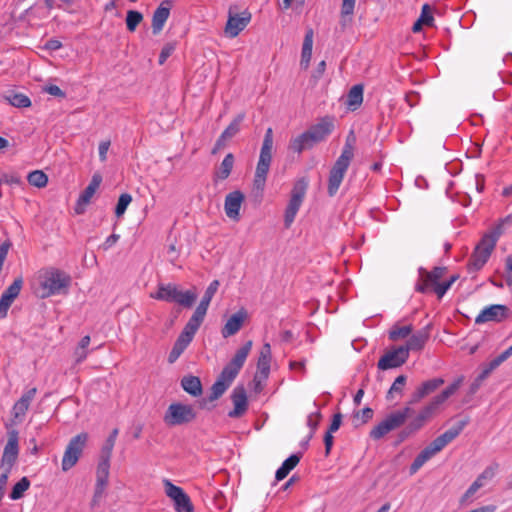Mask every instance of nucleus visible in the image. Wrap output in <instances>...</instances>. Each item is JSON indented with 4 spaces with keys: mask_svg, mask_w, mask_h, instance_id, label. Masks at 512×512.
<instances>
[{
    "mask_svg": "<svg viewBox=\"0 0 512 512\" xmlns=\"http://www.w3.org/2000/svg\"><path fill=\"white\" fill-rule=\"evenodd\" d=\"M464 377L457 378L452 384L446 387L440 394L434 396L417 415L398 433L399 442H403L422 429L452 395L461 387Z\"/></svg>",
    "mask_w": 512,
    "mask_h": 512,
    "instance_id": "1",
    "label": "nucleus"
},
{
    "mask_svg": "<svg viewBox=\"0 0 512 512\" xmlns=\"http://www.w3.org/2000/svg\"><path fill=\"white\" fill-rule=\"evenodd\" d=\"M510 224H512V214L501 219L494 228L482 236L467 263L469 273H476L484 267L494 251L504 227Z\"/></svg>",
    "mask_w": 512,
    "mask_h": 512,
    "instance_id": "2",
    "label": "nucleus"
},
{
    "mask_svg": "<svg viewBox=\"0 0 512 512\" xmlns=\"http://www.w3.org/2000/svg\"><path fill=\"white\" fill-rule=\"evenodd\" d=\"M447 273L445 267H434L431 271L420 267L418 269V279L415 284V291L419 293H434L441 299L450 289L453 283L459 278L457 274L449 279L443 280Z\"/></svg>",
    "mask_w": 512,
    "mask_h": 512,
    "instance_id": "3",
    "label": "nucleus"
},
{
    "mask_svg": "<svg viewBox=\"0 0 512 512\" xmlns=\"http://www.w3.org/2000/svg\"><path fill=\"white\" fill-rule=\"evenodd\" d=\"M156 300L176 303L184 308H190L197 299L195 289L182 291L176 284H159L157 291L150 294Z\"/></svg>",
    "mask_w": 512,
    "mask_h": 512,
    "instance_id": "4",
    "label": "nucleus"
},
{
    "mask_svg": "<svg viewBox=\"0 0 512 512\" xmlns=\"http://www.w3.org/2000/svg\"><path fill=\"white\" fill-rule=\"evenodd\" d=\"M42 298L66 292L71 284V277L59 269L45 270L40 276Z\"/></svg>",
    "mask_w": 512,
    "mask_h": 512,
    "instance_id": "5",
    "label": "nucleus"
},
{
    "mask_svg": "<svg viewBox=\"0 0 512 512\" xmlns=\"http://www.w3.org/2000/svg\"><path fill=\"white\" fill-rule=\"evenodd\" d=\"M413 413L410 406H405L402 409L395 410L389 413L383 420H381L370 431V437L373 440H380L390 432L399 429L407 421L408 417Z\"/></svg>",
    "mask_w": 512,
    "mask_h": 512,
    "instance_id": "6",
    "label": "nucleus"
},
{
    "mask_svg": "<svg viewBox=\"0 0 512 512\" xmlns=\"http://www.w3.org/2000/svg\"><path fill=\"white\" fill-rule=\"evenodd\" d=\"M272 149H273V131L272 128L266 130L263 144L260 151L259 161L257 163L254 186L257 190L262 191L264 189L267 174L269 172L270 164L272 161Z\"/></svg>",
    "mask_w": 512,
    "mask_h": 512,
    "instance_id": "7",
    "label": "nucleus"
},
{
    "mask_svg": "<svg viewBox=\"0 0 512 512\" xmlns=\"http://www.w3.org/2000/svg\"><path fill=\"white\" fill-rule=\"evenodd\" d=\"M353 156L354 148L352 144L347 141L342 149L341 155L330 171L328 181V194L330 196H334L337 193Z\"/></svg>",
    "mask_w": 512,
    "mask_h": 512,
    "instance_id": "8",
    "label": "nucleus"
},
{
    "mask_svg": "<svg viewBox=\"0 0 512 512\" xmlns=\"http://www.w3.org/2000/svg\"><path fill=\"white\" fill-rule=\"evenodd\" d=\"M196 416V410L192 405L176 402L168 406L163 421L168 426H179L194 421Z\"/></svg>",
    "mask_w": 512,
    "mask_h": 512,
    "instance_id": "9",
    "label": "nucleus"
},
{
    "mask_svg": "<svg viewBox=\"0 0 512 512\" xmlns=\"http://www.w3.org/2000/svg\"><path fill=\"white\" fill-rule=\"evenodd\" d=\"M201 322L193 319L190 317L186 325L184 326L182 332L176 339L172 350L169 353L168 356V362L174 363L181 354L185 351V349L189 346V344L192 342L196 332L198 331L199 327L201 326Z\"/></svg>",
    "mask_w": 512,
    "mask_h": 512,
    "instance_id": "10",
    "label": "nucleus"
},
{
    "mask_svg": "<svg viewBox=\"0 0 512 512\" xmlns=\"http://www.w3.org/2000/svg\"><path fill=\"white\" fill-rule=\"evenodd\" d=\"M307 182L304 179L298 180L291 191V197L285 210L284 223L289 228L293 223L306 194Z\"/></svg>",
    "mask_w": 512,
    "mask_h": 512,
    "instance_id": "11",
    "label": "nucleus"
},
{
    "mask_svg": "<svg viewBox=\"0 0 512 512\" xmlns=\"http://www.w3.org/2000/svg\"><path fill=\"white\" fill-rule=\"evenodd\" d=\"M87 433H80L68 443L62 459V470L68 471L78 462L87 442Z\"/></svg>",
    "mask_w": 512,
    "mask_h": 512,
    "instance_id": "12",
    "label": "nucleus"
},
{
    "mask_svg": "<svg viewBox=\"0 0 512 512\" xmlns=\"http://www.w3.org/2000/svg\"><path fill=\"white\" fill-rule=\"evenodd\" d=\"M163 485L165 494L174 502V507L177 512H194L190 497L181 487L174 485L168 479L163 480Z\"/></svg>",
    "mask_w": 512,
    "mask_h": 512,
    "instance_id": "13",
    "label": "nucleus"
},
{
    "mask_svg": "<svg viewBox=\"0 0 512 512\" xmlns=\"http://www.w3.org/2000/svg\"><path fill=\"white\" fill-rule=\"evenodd\" d=\"M409 355L406 348L393 346L387 350L379 359L377 367L380 370H388L402 366L408 360Z\"/></svg>",
    "mask_w": 512,
    "mask_h": 512,
    "instance_id": "14",
    "label": "nucleus"
},
{
    "mask_svg": "<svg viewBox=\"0 0 512 512\" xmlns=\"http://www.w3.org/2000/svg\"><path fill=\"white\" fill-rule=\"evenodd\" d=\"M253 342L248 340L241 346L230 360V362L223 368L224 374L230 379H235L241 368L243 367L249 353L251 352Z\"/></svg>",
    "mask_w": 512,
    "mask_h": 512,
    "instance_id": "15",
    "label": "nucleus"
},
{
    "mask_svg": "<svg viewBox=\"0 0 512 512\" xmlns=\"http://www.w3.org/2000/svg\"><path fill=\"white\" fill-rule=\"evenodd\" d=\"M244 200H245V196L239 190H235L226 195L225 201H224V211H225L226 216L230 220H232L234 222H238L240 220V217H241L240 210H241Z\"/></svg>",
    "mask_w": 512,
    "mask_h": 512,
    "instance_id": "16",
    "label": "nucleus"
},
{
    "mask_svg": "<svg viewBox=\"0 0 512 512\" xmlns=\"http://www.w3.org/2000/svg\"><path fill=\"white\" fill-rule=\"evenodd\" d=\"M251 20L249 12H242L239 14H232L229 12V17L225 26V34L230 38H235L243 31Z\"/></svg>",
    "mask_w": 512,
    "mask_h": 512,
    "instance_id": "17",
    "label": "nucleus"
},
{
    "mask_svg": "<svg viewBox=\"0 0 512 512\" xmlns=\"http://www.w3.org/2000/svg\"><path fill=\"white\" fill-rule=\"evenodd\" d=\"M18 439V432L16 430L8 433V440L1 459V467L12 468L16 462L19 453Z\"/></svg>",
    "mask_w": 512,
    "mask_h": 512,
    "instance_id": "18",
    "label": "nucleus"
},
{
    "mask_svg": "<svg viewBox=\"0 0 512 512\" xmlns=\"http://www.w3.org/2000/svg\"><path fill=\"white\" fill-rule=\"evenodd\" d=\"M508 315V308L505 305L495 304L485 307L476 317V324L487 322H501Z\"/></svg>",
    "mask_w": 512,
    "mask_h": 512,
    "instance_id": "19",
    "label": "nucleus"
},
{
    "mask_svg": "<svg viewBox=\"0 0 512 512\" xmlns=\"http://www.w3.org/2000/svg\"><path fill=\"white\" fill-rule=\"evenodd\" d=\"M36 394L37 388H30L22 394L18 401L15 402L12 407V416L15 422L20 423L23 421Z\"/></svg>",
    "mask_w": 512,
    "mask_h": 512,
    "instance_id": "20",
    "label": "nucleus"
},
{
    "mask_svg": "<svg viewBox=\"0 0 512 512\" xmlns=\"http://www.w3.org/2000/svg\"><path fill=\"white\" fill-rule=\"evenodd\" d=\"M231 400L234 408L229 411L228 416L230 418L242 417L248 410V399L245 388L243 386L235 387L231 394Z\"/></svg>",
    "mask_w": 512,
    "mask_h": 512,
    "instance_id": "21",
    "label": "nucleus"
},
{
    "mask_svg": "<svg viewBox=\"0 0 512 512\" xmlns=\"http://www.w3.org/2000/svg\"><path fill=\"white\" fill-rule=\"evenodd\" d=\"M219 281L213 280L209 286L207 287L199 305L196 307L193 315L191 318L203 323L208 307L210 305L211 300L213 299L214 295L216 294L218 288H219Z\"/></svg>",
    "mask_w": 512,
    "mask_h": 512,
    "instance_id": "22",
    "label": "nucleus"
},
{
    "mask_svg": "<svg viewBox=\"0 0 512 512\" xmlns=\"http://www.w3.org/2000/svg\"><path fill=\"white\" fill-rule=\"evenodd\" d=\"M248 318L246 309L241 308L236 313L231 315L221 329L223 338H228L240 331Z\"/></svg>",
    "mask_w": 512,
    "mask_h": 512,
    "instance_id": "23",
    "label": "nucleus"
},
{
    "mask_svg": "<svg viewBox=\"0 0 512 512\" xmlns=\"http://www.w3.org/2000/svg\"><path fill=\"white\" fill-rule=\"evenodd\" d=\"M110 459L101 458L96 471L94 500L101 498L108 484Z\"/></svg>",
    "mask_w": 512,
    "mask_h": 512,
    "instance_id": "24",
    "label": "nucleus"
},
{
    "mask_svg": "<svg viewBox=\"0 0 512 512\" xmlns=\"http://www.w3.org/2000/svg\"><path fill=\"white\" fill-rule=\"evenodd\" d=\"M101 181L102 177L99 174L93 175L89 185L84 189L78 198L77 205L75 207V212L77 214H82L84 212L86 205L90 203L92 197L99 188Z\"/></svg>",
    "mask_w": 512,
    "mask_h": 512,
    "instance_id": "25",
    "label": "nucleus"
},
{
    "mask_svg": "<svg viewBox=\"0 0 512 512\" xmlns=\"http://www.w3.org/2000/svg\"><path fill=\"white\" fill-rule=\"evenodd\" d=\"M445 383L443 378H432L422 382L413 392L410 403H417L424 397L435 392Z\"/></svg>",
    "mask_w": 512,
    "mask_h": 512,
    "instance_id": "26",
    "label": "nucleus"
},
{
    "mask_svg": "<svg viewBox=\"0 0 512 512\" xmlns=\"http://www.w3.org/2000/svg\"><path fill=\"white\" fill-rule=\"evenodd\" d=\"M334 123L331 118L325 117L317 124L310 127L307 131L311 135L315 143L323 141L328 135L332 133Z\"/></svg>",
    "mask_w": 512,
    "mask_h": 512,
    "instance_id": "27",
    "label": "nucleus"
},
{
    "mask_svg": "<svg viewBox=\"0 0 512 512\" xmlns=\"http://www.w3.org/2000/svg\"><path fill=\"white\" fill-rule=\"evenodd\" d=\"M272 360L271 346L269 343H264L257 361V372L261 375L262 379H267L270 373V365Z\"/></svg>",
    "mask_w": 512,
    "mask_h": 512,
    "instance_id": "28",
    "label": "nucleus"
},
{
    "mask_svg": "<svg viewBox=\"0 0 512 512\" xmlns=\"http://www.w3.org/2000/svg\"><path fill=\"white\" fill-rule=\"evenodd\" d=\"M466 424V421H461L434 439L432 442L436 449L438 448L439 451H441L446 445L452 442L462 432Z\"/></svg>",
    "mask_w": 512,
    "mask_h": 512,
    "instance_id": "29",
    "label": "nucleus"
},
{
    "mask_svg": "<svg viewBox=\"0 0 512 512\" xmlns=\"http://www.w3.org/2000/svg\"><path fill=\"white\" fill-rule=\"evenodd\" d=\"M169 4V1L163 2L155 10L152 18V30L154 34H158L163 29L164 24L170 15Z\"/></svg>",
    "mask_w": 512,
    "mask_h": 512,
    "instance_id": "30",
    "label": "nucleus"
},
{
    "mask_svg": "<svg viewBox=\"0 0 512 512\" xmlns=\"http://www.w3.org/2000/svg\"><path fill=\"white\" fill-rule=\"evenodd\" d=\"M428 339H429V331L426 328V329L417 331L416 333L412 334L409 337V339L407 340L406 344L402 345V347L406 348L408 353L410 351H420L424 348Z\"/></svg>",
    "mask_w": 512,
    "mask_h": 512,
    "instance_id": "31",
    "label": "nucleus"
},
{
    "mask_svg": "<svg viewBox=\"0 0 512 512\" xmlns=\"http://www.w3.org/2000/svg\"><path fill=\"white\" fill-rule=\"evenodd\" d=\"M438 452H440L439 449H436L434 443L431 442L414 459L413 463L410 466V474H415L429 459H431Z\"/></svg>",
    "mask_w": 512,
    "mask_h": 512,
    "instance_id": "32",
    "label": "nucleus"
},
{
    "mask_svg": "<svg viewBox=\"0 0 512 512\" xmlns=\"http://www.w3.org/2000/svg\"><path fill=\"white\" fill-rule=\"evenodd\" d=\"M356 0H342L339 23L342 29L352 24Z\"/></svg>",
    "mask_w": 512,
    "mask_h": 512,
    "instance_id": "33",
    "label": "nucleus"
},
{
    "mask_svg": "<svg viewBox=\"0 0 512 512\" xmlns=\"http://www.w3.org/2000/svg\"><path fill=\"white\" fill-rule=\"evenodd\" d=\"M315 144L311 135L308 131H305L301 135L293 138L289 143V148L293 152L301 153L305 149L311 148Z\"/></svg>",
    "mask_w": 512,
    "mask_h": 512,
    "instance_id": "34",
    "label": "nucleus"
},
{
    "mask_svg": "<svg viewBox=\"0 0 512 512\" xmlns=\"http://www.w3.org/2000/svg\"><path fill=\"white\" fill-rule=\"evenodd\" d=\"M313 30L308 29L306 31L303 46H302V53H301V66H303L305 69L308 68L311 57H312V48H313Z\"/></svg>",
    "mask_w": 512,
    "mask_h": 512,
    "instance_id": "35",
    "label": "nucleus"
},
{
    "mask_svg": "<svg viewBox=\"0 0 512 512\" xmlns=\"http://www.w3.org/2000/svg\"><path fill=\"white\" fill-rule=\"evenodd\" d=\"M233 380L234 379H230L227 375L224 374V371H222L216 382L212 385L210 396L211 400H216L221 397L231 385Z\"/></svg>",
    "mask_w": 512,
    "mask_h": 512,
    "instance_id": "36",
    "label": "nucleus"
},
{
    "mask_svg": "<svg viewBox=\"0 0 512 512\" xmlns=\"http://www.w3.org/2000/svg\"><path fill=\"white\" fill-rule=\"evenodd\" d=\"M301 455L299 454H293L290 457H288L282 465L277 469L275 478L277 481H281L290 473L291 470H293L297 464L300 462Z\"/></svg>",
    "mask_w": 512,
    "mask_h": 512,
    "instance_id": "37",
    "label": "nucleus"
},
{
    "mask_svg": "<svg viewBox=\"0 0 512 512\" xmlns=\"http://www.w3.org/2000/svg\"><path fill=\"white\" fill-rule=\"evenodd\" d=\"M182 388L190 395L197 397L202 394V384L196 376H185L181 380Z\"/></svg>",
    "mask_w": 512,
    "mask_h": 512,
    "instance_id": "38",
    "label": "nucleus"
},
{
    "mask_svg": "<svg viewBox=\"0 0 512 512\" xmlns=\"http://www.w3.org/2000/svg\"><path fill=\"white\" fill-rule=\"evenodd\" d=\"M407 383V376L399 375L392 383L390 389L387 392L386 398L391 401L395 398H401L403 395L404 388Z\"/></svg>",
    "mask_w": 512,
    "mask_h": 512,
    "instance_id": "39",
    "label": "nucleus"
},
{
    "mask_svg": "<svg viewBox=\"0 0 512 512\" xmlns=\"http://www.w3.org/2000/svg\"><path fill=\"white\" fill-rule=\"evenodd\" d=\"M363 101L362 85L353 86L347 95V105L351 110L357 109Z\"/></svg>",
    "mask_w": 512,
    "mask_h": 512,
    "instance_id": "40",
    "label": "nucleus"
},
{
    "mask_svg": "<svg viewBox=\"0 0 512 512\" xmlns=\"http://www.w3.org/2000/svg\"><path fill=\"white\" fill-rule=\"evenodd\" d=\"M90 341L91 338L88 335L82 337L81 340L79 341L73 353L76 364L83 362L87 358L89 353L88 347L90 345Z\"/></svg>",
    "mask_w": 512,
    "mask_h": 512,
    "instance_id": "41",
    "label": "nucleus"
},
{
    "mask_svg": "<svg viewBox=\"0 0 512 512\" xmlns=\"http://www.w3.org/2000/svg\"><path fill=\"white\" fill-rule=\"evenodd\" d=\"M234 166V156L232 153H228L223 159L216 176L221 180H225L229 177Z\"/></svg>",
    "mask_w": 512,
    "mask_h": 512,
    "instance_id": "42",
    "label": "nucleus"
},
{
    "mask_svg": "<svg viewBox=\"0 0 512 512\" xmlns=\"http://www.w3.org/2000/svg\"><path fill=\"white\" fill-rule=\"evenodd\" d=\"M30 487V480L27 477H22L12 488L10 498L12 500H18L23 497L24 493Z\"/></svg>",
    "mask_w": 512,
    "mask_h": 512,
    "instance_id": "43",
    "label": "nucleus"
},
{
    "mask_svg": "<svg viewBox=\"0 0 512 512\" xmlns=\"http://www.w3.org/2000/svg\"><path fill=\"white\" fill-rule=\"evenodd\" d=\"M27 181L32 186L43 188L48 183V177L43 171L35 170L28 174Z\"/></svg>",
    "mask_w": 512,
    "mask_h": 512,
    "instance_id": "44",
    "label": "nucleus"
},
{
    "mask_svg": "<svg viewBox=\"0 0 512 512\" xmlns=\"http://www.w3.org/2000/svg\"><path fill=\"white\" fill-rule=\"evenodd\" d=\"M412 333L411 325L398 326L395 325L389 331V339L392 341H397L400 339H405Z\"/></svg>",
    "mask_w": 512,
    "mask_h": 512,
    "instance_id": "45",
    "label": "nucleus"
},
{
    "mask_svg": "<svg viewBox=\"0 0 512 512\" xmlns=\"http://www.w3.org/2000/svg\"><path fill=\"white\" fill-rule=\"evenodd\" d=\"M119 430L117 428H114L108 438L106 439L102 450H101V458H111V454L116 442V438L118 436Z\"/></svg>",
    "mask_w": 512,
    "mask_h": 512,
    "instance_id": "46",
    "label": "nucleus"
},
{
    "mask_svg": "<svg viewBox=\"0 0 512 512\" xmlns=\"http://www.w3.org/2000/svg\"><path fill=\"white\" fill-rule=\"evenodd\" d=\"M244 119L243 114H239L236 116L233 121L229 124V126L222 132V138H226L227 140L234 137L240 130V125Z\"/></svg>",
    "mask_w": 512,
    "mask_h": 512,
    "instance_id": "47",
    "label": "nucleus"
},
{
    "mask_svg": "<svg viewBox=\"0 0 512 512\" xmlns=\"http://www.w3.org/2000/svg\"><path fill=\"white\" fill-rule=\"evenodd\" d=\"M142 20H143V15L140 12L135 11V10H129L127 12V16H126L127 29L130 32L135 31L137 26L141 23Z\"/></svg>",
    "mask_w": 512,
    "mask_h": 512,
    "instance_id": "48",
    "label": "nucleus"
},
{
    "mask_svg": "<svg viewBox=\"0 0 512 512\" xmlns=\"http://www.w3.org/2000/svg\"><path fill=\"white\" fill-rule=\"evenodd\" d=\"M9 103L18 108H27L31 106V100L28 96L22 94V93H16L13 94L8 98Z\"/></svg>",
    "mask_w": 512,
    "mask_h": 512,
    "instance_id": "49",
    "label": "nucleus"
},
{
    "mask_svg": "<svg viewBox=\"0 0 512 512\" xmlns=\"http://www.w3.org/2000/svg\"><path fill=\"white\" fill-rule=\"evenodd\" d=\"M132 202V196L128 193H123L120 195L116 208H115V214L117 217H121L129 204Z\"/></svg>",
    "mask_w": 512,
    "mask_h": 512,
    "instance_id": "50",
    "label": "nucleus"
},
{
    "mask_svg": "<svg viewBox=\"0 0 512 512\" xmlns=\"http://www.w3.org/2000/svg\"><path fill=\"white\" fill-rule=\"evenodd\" d=\"M14 301V297L6 294L5 292L2 293L0 297V319H4L7 316L8 310Z\"/></svg>",
    "mask_w": 512,
    "mask_h": 512,
    "instance_id": "51",
    "label": "nucleus"
},
{
    "mask_svg": "<svg viewBox=\"0 0 512 512\" xmlns=\"http://www.w3.org/2000/svg\"><path fill=\"white\" fill-rule=\"evenodd\" d=\"M418 20L425 26L431 27L434 24V17L428 4L422 6L421 14Z\"/></svg>",
    "mask_w": 512,
    "mask_h": 512,
    "instance_id": "52",
    "label": "nucleus"
},
{
    "mask_svg": "<svg viewBox=\"0 0 512 512\" xmlns=\"http://www.w3.org/2000/svg\"><path fill=\"white\" fill-rule=\"evenodd\" d=\"M23 287V279L21 277L16 278L11 285L4 291L6 294L14 297L15 299L19 296Z\"/></svg>",
    "mask_w": 512,
    "mask_h": 512,
    "instance_id": "53",
    "label": "nucleus"
},
{
    "mask_svg": "<svg viewBox=\"0 0 512 512\" xmlns=\"http://www.w3.org/2000/svg\"><path fill=\"white\" fill-rule=\"evenodd\" d=\"M498 469V464H492L488 467H486L483 472L477 477V479L481 482V483H484L493 479L495 474H496V471Z\"/></svg>",
    "mask_w": 512,
    "mask_h": 512,
    "instance_id": "54",
    "label": "nucleus"
},
{
    "mask_svg": "<svg viewBox=\"0 0 512 512\" xmlns=\"http://www.w3.org/2000/svg\"><path fill=\"white\" fill-rule=\"evenodd\" d=\"M483 486L484 483H481L478 479H476L462 496L461 503H466Z\"/></svg>",
    "mask_w": 512,
    "mask_h": 512,
    "instance_id": "55",
    "label": "nucleus"
},
{
    "mask_svg": "<svg viewBox=\"0 0 512 512\" xmlns=\"http://www.w3.org/2000/svg\"><path fill=\"white\" fill-rule=\"evenodd\" d=\"M505 281L508 286L512 285V253L505 260Z\"/></svg>",
    "mask_w": 512,
    "mask_h": 512,
    "instance_id": "56",
    "label": "nucleus"
},
{
    "mask_svg": "<svg viewBox=\"0 0 512 512\" xmlns=\"http://www.w3.org/2000/svg\"><path fill=\"white\" fill-rule=\"evenodd\" d=\"M289 368L292 371L300 373L301 376H304L305 373H306L305 360H302V361H290Z\"/></svg>",
    "mask_w": 512,
    "mask_h": 512,
    "instance_id": "57",
    "label": "nucleus"
},
{
    "mask_svg": "<svg viewBox=\"0 0 512 512\" xmlns=\"http://www.w3.org/2000/svg\"><path fill=\"white\" fill-rule=\"evenodd\" d=\"M512 356V345L500 353L497 357L494 358V366H500L503 362H505L508 358Z\"/></svg>",
    "mask_w": 512,
    "mask_h": 512,
    "instance_id": "58",
    "label": "nucleus"
},
{
    "mask_svg": "<svg viewBox=\"0 0 512 512\" xmlns=\"http://www.w3.org/2000/svg\"><path fill=\"white\" fill-rule=\"evenodd\" d=\"M498 366H494V359H492L487 365L486 367L483 369V371L479 374V376L476 378L477 381L479 382H482L483 380H485L489 375L490 373L496 369Z\"/></svg>",
    "mask_w": 512,
    "mask_h": 512,
    "instance_id": "59",
    "label": "nucleus"
},
{
    "mask_svg": "<svg viewBox=\"0 0 512 512\" xmlns=\"http://www.w3.org/2000/svg\"><path fill=\"white\" fill-rule=\"evenodd\" d=\"M111 142L110 140L101 141L99 144V158L102 162L107 159V152L110 148Z\"/></svg>",
    "mask_w": 512,
    "mask_h": 512,
    "instance_id": "60",
    "label": "nucleus"
},
{
    "mask_svg": "<svg viewBox=\"0 0 512 512\" xmlns=\"http://www.w3.org/2000/svg\"><path fill=\"white\" fill-rule=\"evenodd\" d=\"M320 418L321 414L319 412L312 413L308 416L307 425L312 429V431H315L317 428Z\"/></svg>",
    "mask_w": 512,
    "mask_h": 512,
    "instance_id": "61",
    "label": "nucleus"
},
{
    "mask_svg": "<svg viewBox=\"0 0 512 512\" xmlns=\"http://www.w3.org/2000/svg\"><path fill=\"white\" fill-rule=\"evenodd\" d=\"M405 100L410 107H414L419 103L420 96L417 92L411 91L406 94Z\"/></svg>",
    "mask_w": 512,
    "mask_h": 512,
    "instance_id": "62",
    "label": "nucleus"
},
{
    "mask_svg": "<svg viewBox=\"0 0 512 512\" xmlns=\"http://www.w3.org/2000/svg\"><path fill=\"white\" fill-rule=\"evenodd\" d=\"M341 421H342L341 414L340 413L335 414L333 416L332 422H331L327 432H330V433L336 432L341 425Z\"/></svg>",
    "mask_w": 512,
    "mask_h": 512,
    "instance_id": "63",
    "label": "nucleus"
},
{
    "mask_svg": "<svg viewBox=\"0 0 512 512\" xmlns=\"http://www.w3.org/2000/svg\"><path fill=\"white\" fill-rule=\"evenodd\" d=\"M356 417H361L362 422L365 423L373 417V410L369 407H366L361 411L357 412Z\"/></svg>",
    "mask_w": 512,
    "mask_h": 512,
    "instance_id": "64",
    "label": "nucleus"
}]
</instances>
